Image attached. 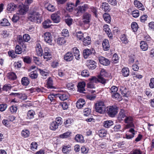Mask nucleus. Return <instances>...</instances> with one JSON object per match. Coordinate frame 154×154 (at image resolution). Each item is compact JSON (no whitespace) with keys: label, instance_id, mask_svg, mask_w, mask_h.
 <instances>
[{"label":"nucleus","instance_id":"69168bd1","mask_svg":"<svg viewBox=\"0 0 154 154\" xmlns=\"http://www.w3.org/2000/svg\"><path fill=\"white\" fill-rule=\"evenodd\" d=\"M118 88L115 86H113L110 89V92L111 93L113 94L116 92L118 91Z\"/></svg>","mask_w":154,"mask_h":154},{"label":"nucleus","instance_id":"13d9d810","mask_svg":"<svg viewBox=\"0 0 154 154\" xmlns=\"http://www.w3.org/2000/svg\"><path fill=\"white\" fill-rule=\"evenodd\" d=\"M91 109L89 108L85 109L83 111L84 115L85 116H88L91 113Z\"/></svg>","mask_w":154,"mask_h":154},{"label":"nucleus","instance_id":"9b49d317","mask_svg":"<svg viewBox=\"0 0 154 154\" xmlns=\"http://www.w3.org/2000/svg\"><path fill=\"white\" fill-rule=\"evenodd\" d=\"M88 8V5L85 4L82 6H78L76 8V10L77 11V13H82L86 11Z\"/></svg>","mask_w":154,"mask_h":154},{"label":"nucleus","instance_id":"c03bdc74","mask_svg":"<svg viewBox=\"0 0 154 154\" xmlns=\"http://www.w3.org/2000/svg\"><path fill=\"white\" fill-rule=\"evenodd\" d=\"M113 124V122L112 121H106L104 122L103 126L105 127L108 128Z\"/></svg>","mask_w":154,"mask_h":154},{"label":"nucleus","instance_id":"f3484780","mask_svg":"<svg viewBox=\"0 0 154 154\" xmlns=\"http://www.w3.org/2000/svg\"><path fill=\"white\" fill-rule=\"evenodd\" d=\"M82 41L83 45L85 46L89 45L91 43V38L89 36L84 37Z\"/></svg>","mask_w":154,"mask_h":154},{"label":"nucleus","instance_id":"7c9ffc66","mask_svg":"<svg viewBox=\"0 0 154 154\" xmlns=\"http://www.w3.org/2000/svg\"><path fill=\"white\" fill-rule=\"evenodd\" d=\"M103 17L105 21L108 23H109L111 22V17L110 15L107 13H104Z\"/></svg>","mask_w":154,"mask_h":154},{"label":"nucleus","instance_id":"79ce46f5","mask_svg":"<svg viewBox=\"0 0 154 154\" xmlns=\"http://www.w3.org/2000/svg\"><path fill=\"white\" fill-rule=\"evenodd\" d=\"M71 132H67L60 135V137L62 138H67L71 136Z\"/></svg>","mask_w":154,"mask_h":154},{"label":"nucleus","instance_id":"ddd939ff","mask_svg":"<svg viewBox=\"0 0 154 154\" xmlns=\"http://www.w3.org/2000/svg\"><path fill=\"white\" fill-rule=\"evenodd\" d=\"M51 17L53 21L55 23H57L60 21V14L58 12L52 14Z\"/></svg>","mask_w":154,"mask_h":154},{"label":"nucleus","instance_id":"cd10ccee","mask_svg":"<svg viewBox=\"0 0 154 154\" xmlns=\"http://www.w3.org/2000/svg\"><path fill=\"white\" fill-rule=\"evenodd\" d=\"M106 108L105 105L104 106L99 107L98 108L95 109L96 112L100 113V114H103L106 112Z\"/></svg>","mask_w":154,"mask_h":154},{"label":"nucleus","instance_id":"2eb2a0df","mask_svg":"<svg viewBox=\"0 0 154 154\" xmlns=\"http://www.w3.org/2000/svg\"><path fill=\"white\" fill-rule=\"evenodd\" d=\"M35 48L38 55L40 56H42V55L43 51L41 45L39 43L36 44Z\"/></svg>","mask_w":154,"mask_h":154},{"label":"nucleus","instance_id":"0e129e2a","mask_svg":"<svg viewBox=\"0 0 154 154\" xmlns=\"http://www.w3.org/2000/svg\"><path fill=\"white\" fill-rule=\"evenodd\" d=\"M132 14L133 17L137 18L139 16L140 13L138 10H135L132 12Z\"/></svg>","mask_w":154,"mask_h":154},{"label":"nucleus","instance_id":"20e7f679","mask_svg":"<svg viewBox=\"0 0 154 154\" xmlns=\"http://www.w3.org/2000/svg\"><path fill=\"white\" fill-rule=\"evenodd\" d=\"M118 109L115 106H109L106 108V112L109 116L114 117L118 112Z\"/></svg>","mask_w":154,"mask_h":154},{"label":"nucleus","instance_id":"f704fd0d","mask_svg":"<svg viewBox=\"0 0 154 154\" xmlns=\"http://www.w3.org/2000/svg\"><path fill=\"white\" fill-rule=\"evenodd\" d=\"M58 126L56 122L53 121L51 123L49 128L50 129L54 131L58 128Z\"/></svg>","mask_w":154,"mask_h":154},{"label":"nucleus","instance_id":"f03ea898","mask_svg":"<svg viewBox=\"0 0 154 154\" xmlns=\"http://www.w3.org/2000/svg\"><path fill=\"white\" fill-rule=\"evenodd\" d=\"M30 39V37L29 35L27 34H24L23 37L21 35H19L18 36L17 40L19 44L22 45L24 49L23 51L22 52L23 53H25L26 51V46L24 45L25 42H28Z\"/></svg>","mask_w":154,"mask_h":154},{"label":"nucleus","instance_id":"bb28decb","mask_svg":"<svg viewBox=\"0 0 154 154\" xmlns=\"http://www.w3.org/2000/svg\"><path fill=\"white\" fill-rule=\"evenodd\" d=\"M101 7L102 9L105 12H108L110 10V6L106 2H103L102 3Z\"/></svg>","mask_w":154,"mask_h":154},{"label":"nucleus","instance_id":"4c0bfd02","mask_svg":"<svg viewBox=\"0 0 154 154\" xmlns=\"http://www.w3.org/2000/svg\"><path fill=\"white\" fill-rule=\"evenodd\" d=\"M51 23V22L50 20H48L45 21L42 23L43 28L45 29L49 28L51 26L50 24Z\"/></svg>","mask_w":154,"mask_h":154},{"label":"nucleus","instance_id":"a211bd4d","mask_svg":"<svg viewBox=\"0 0 154 154\" xmlns=\"http://www.w3.org/2000/svg\"><path fill=\"white\" fill-rule=\"evenodd\" d=\"M85 101L83 99H79L76 102V107L79 109L85 106Z\"/></svg>","mask_w":154,"mask_h":154},{"label":"nucleus","instance_id":"423d86ee","mask_svg":"<svg viewBox=\"0 0 154 154\" xmlns=\"http://www.w3.org/2000/svg\"><path fill=\"white\" fill-rule=\"evenodd\" d=\"M89 80L92 83L100 82L104 85L106 84V80L105 79L101 76H98V78L95 76H93L89 78Z\"/></svg>","mask_w":154,"mask_h":154},{"label":"nucleus","instance_id":"0eeeda50","mask_svg":"<svg viewBox=\"0 0 154 154\" xmlns=\"http://www.w3.org/2000/svg\"><path fill=\"white\" fill-rule=\"evenodd\" d=\"M91 18V14L87 12L85 13L82 16L83 22L85 24H89Z\"/></svg>","mask_w":154,"mask_h":154},{"label":"nucleus","instance_id":"dca6fc26","mask_svg":"<svg viewBox=\"0 0 154 154\" xmlns=\"http://www.w3.org/2000/svg\"><path fill=\"white\" fill-rule=\"evenodd\" d=\"M46 87L48 89H55L56 88L54 86L53 81L51 77L48 79Z\"/></svg>","mask_w":154,"mask_h":154},{"label":"nucleus","instance_id":"9d476101","mask_svg":"<svg viewBox=\"0 0 154 154\" xmlns=\"http://www.w3.org/2000/svg\"><path fill=\"white\" fill-rule=\"evenodd\" d=\"M95 53L94 49L91 48L90 49H86L83 51V54L84 57L87 58L88 57L91 55L94 54Z\"/></svg>","mask_w":154,"mask_h":154},{"label":"nucleus","instance_id":"bf43d9fd","mask_svg":"<svg viewBox=\"0 0 154 154\" xmlns=\"http://www.w3.org/2000/svg\"><path fill=\"white\" fill-rule=\"evenodd\" d=\"M112 97L113 98H115L119 100H121V98L120 97V94L116 92L112 94Z\"/></svg>","mask_w":154,"mask_h":154},{"label":"nucleus","instance_id":"72a5a7b5","mask_svg":"<svg viewBox=\"0 0 154 154\" xmlns=\"http://www.w3.org/2000/svg\"><path fill=\"white\" fill-rule=\"evenodd\" d=\"M38 70L40 72V74L42 75V78L45 79L47 78L49 73V71L46 70L47 72L44 71L43 70H42L41 69H38Z\"/></svg>","mask_w":154,"mask_h":154},{"label":"nucleus","instance_id":"052dcab7","mask_svg":"<svg viewBox=\"0 0 154 154\" xmlns=\"http://www.w3.org/2000/svg\"><path fill=\"white\" fill-rule=\"evenodd\" d=\"M112 61L114 63H117L119 62L118 56L116 54H115L112 58Z\"/></svg>","mask_w":154,"mask_h":154},{"label":"nucleus","instance_id":"c85d7f7f","mask_svg":"<svg viewBox=\"0 0 154 154\" xmlns=\"http://www.w3.org/2000/svg\"><path fill=\"white\" fill-rule=\"evenodd\" d=\"M75 138V140L78 142L83 143L85 141L83 136L81 134L76 135Z\"/></svg>","mask_w":154,"mask_h":154},{"label":"nucleus","instance_id":"5fc2aeb1","mask_svg":"<svg viewBox=\"0 0 154 154\" xmlns=\"http://www.w3.org/2000/svg\"><path fill=\"white\" fill-rule=\"evenodd\" d=\"M75 5L73 3H69L67 5L66 9L69 11H72Z\"/></svg>","mask_w":154,"mask_h":154},{"label":"nucleus","instance_id":"6e6552de","mask_svg":"<svg viewBox=\"0 0 154 154\" xmlns=\"http://www.w3.org/2000/svg\"><path fill=\"white\" fill-rule=\"evenodd\" d=\"M125 122V123L129 124H127L125 127V129H127L130 128L134 127V125L133 123V118L131 116H127L124 119Z\"/></svg>","mask_w":154,"mask_h":154},{"label":"nucleus","instance_id":"37998d69","mask_svg":"<svg viewBox=\"0 0 154 154\" xmlns=\"http://www.w3.org/2000/svg\"><path fill=\"white\" fill-rule=\"evenodd\" d=\"M98 134L100 137H106L107 134V131L104 129H101L99 131Z\"/></svg>","mask_w":154,"mask_h":154},{"label":"nucleus","instance_id":"680f3d73","mask_svg":"<svg viewBox=\"0 0 154 154\" xmlns=\"http://www.w3.org/2000/svg\"><path fill=\"white\" fill-rule=\"evenodd\" d=\"M126 116L125 115L124 111L123 109H121L119 114V118H121V119H122L123 118H124L125 117L126 118Z\"/></svg>","mask_w":154,"mask_h":154},{"label":"nucleus","instance_id":"864d4df0","mask_svg":"<svg viewBox=\"0 0 154 154\" xmlns=\"http://www.w3.org/2000/svg\"><path fill=\"white\" fill-rule=\"evenodd\" d=\"M0 23L2 26H9L10 25L8 20L6 19H3Z\"/></svg>","mask_w":154,"mask_h":154},{"label":"nucleus","instance_id":"2f4dec72","mask_svg":"<svg viewBox=\"0 0 154 154\" xmlns=\"http://www.w3.org/2000/svg\"><path fill=\"white\" fill-rule=\"evenodd\" d=\"M76 37L78 40H82L85 36L81 31H79L76 33Z\"/></svg>","mask_w":154,"mask_h":154},{"label":"nucleus","instance_id":"4468645a","mask_svg":"<svg viewBox=\"0 0 154 154\" xmlns=\"http://www.w3.org/2000/svg\"><path fill=\"white\" fill-rule=\"evenodd\" d=\"M85 83L84 82H79L77 85L78 91L80 93H84V92L85 91Z\"/></svg>","mask_w":154,"mask_h":154},{"label":"nucleus","instance_id":"c9c22d12","mask_svg":"<svg viewBox=\"0 0 154 154\" xmlns=\"http://www.w3.org/2000/svg\"><path fill=\"white\" fill-rule=\"evenodd\" d=\"M7 76L9 79L12 80H15L17 78L16 74L12 72H10L8 73Z\"/></svg>","mask_w":154,"mask_h":154},{"label":"nucleus","instance_id":"6e6d98bb","mask_svg":"<svg viewBox=\"0 0 154 154\" xmlns=\"http://www.w3.org/2000/svg\"><path fill=\"white\" fill-rule=\"evenodd\" d=\"M17 97L23 100H26L27 98L26 95L25 94L22 93H18Z\"/></svg>","mask_w":154,"mask_h":154},{"label":"nucleus","instance_id":"39448f33","mask_svg":"<svg viewBox=\"0 0 154 154\" xmlns=\"http://www.w3.org/2000/svg\"><path fill=\"white\" fill-rule=\"evenodd\" d=\"M18 9L17 14L20 15L26 14L28 10V8L27 6L22 4L19 5Z\"/></svg>","mask_w":154,"mask_h":154},{"label":"nucleus","instance_id":"09e8293b","mask_svg":"<svg viewBox=\"0 0 154 154\" xmlns=\"http://www.w3.org/2000/svg\"><path fill=\"white\" fill-rule=\"evenodd\" d=\"M104 106H105V104L103 101H97L95 104V109Z\"/></svg>","mask_w":154,"mask_h":154},{"label":"nucleus","instance_id":"e433bc0d","mask_svg":"<svg viewBox=\"0 0 154 154\" xmlns=\"http://www.w3.org/2000/svg\"><path fill=\"white\" fill-rule=\"evenodd\" d=\"M65 43L66 40L63 37H59L57 40V43L60 45H63Z\"/></svg>","mask_w":154,"mask_h":154},{"label":"nucleus","instance_id":"473e14b6","mask_svg":"<svg viewBox=\"0 0 154 154\" xmlns=\"http://www.w3.org/2000/svg\"><path fill=\"white\" fill-rule=\"evenodd\" d=\"M35 115V112L33 110H29L28 112L27 118L29 119H32L34 118Z\"/></svg>","mask_w":154,"mask_h":154},{"label":"nucleus","instance_id":"58836bf2","mask_svg":"<svg viewBox=\"0 0 154 154\" xmlns=\"http://www.w3.org/2000/svg\"><path fill=\"white\" fill-rule=\"evenodd\" d=\"M29 76L32 79H36L38 76V74L36 71L31 72L29 74Z\"/></svg>","mask_w":154,"mask_h":154},{"label":"nucleus","instance_id":"603ef678","mask_svg":"<svg viewBox=\"0 0 154 154\" xmlns=\"http://www.w3.org/2000/svg\"><path fill=\"white\" fill-rule=\"evenodd\" d=\"M22 52L21 47L19 45H16L15 48V52L16 54H20Z\"/></svg>","mask_w":154,"mask_h":154},{"label":"nucleus","instance_id":"7ed1b4c3","mask_svg":"<svg viewBox=\"0 0 154 154\" xmlns=\"http://www.w3.org/2000/svg\"><path fill=\"white\" fill-rule=\"evenodd\" d=\"M29 19L31 21L36 23H40L42 20L41 15L37 12L30 13L29 16Z\"/></svg>","mask_w":154,"mask_h":154},{"label":"nucleus","instance_id":"b1692460","mask_svg":"<svg viewBox=\"0 0 154 154\" xmlns=\"http://www.w3.org/2000/svg\"><path fill=\"white\" fill-rule=\"evenodd\" d=\"M73 120L71 118H69L65 120L63 123V124L66 127H68L70 126L73 123Z\"/></svg>","mask_w":154,"mask_h":154},{"label":"nucleus","instance_id":"aec40b11","mask_svg":"<svg viewBox=\"0 0 154 154\" xmlns=\"http://www.w3.org/2000/svg\"><path fill=\"white\" fill-rule=\"evenodd\" d=\"M134 4L135 6L138 8L139 10L144 11L145 8L142 4L137 0H135L134 1Z\"/></svg>","mask_w":154,"mask_h":154},{"label":"nucleus","instance_id":"c756f323","mask_svg":"<svg viewBox=\"0 0 154 154\" xmlns=\"http://www.w3.org/2000/svg\"><path fill=\"white\" fill-rule=\"evenodd\" d=\"M21 83L23 86H27L29 83V79L27 77H23L21 80Z\"/></svg>","mask_w":154,"mask_h":154},{"label":"nucleus","instance_id":"f8f14e48","mask_svg":"<svg viewBox=\"0 0 154 154\" xmlns=\"http://www.w3.org/2000/svg\"><path fill=\"white\" fill-rule=\"evenodd\" d=\"M98 60L100 63L103 65L107 66L110 64V61L104 57L101 56L99 57Z\"/></svg>","mask_w":154,"mask_h":154},{"label":"nucleus","instance_id":"412c9836","mask_svg":"<svg viewBox=\"0 0 154 154\" xmlns=\"http://www.w3.org/2000/svg\"><path fill=\"white\" fill-rule=\"evenodd\" d=\"M17 6L16 5L13 3H11L8 5L7 8V10L10 12H11L14 11L17 8Z\"/></svg>","mask_w":154,"mask_h":154},{"label":"nucleus","instance_id":"393cba45","mask_svg":"<svg viewBox=\"0 0 154 154\" xmlns=\"http://www.w3.org/2000/svg\"><path fill=\"white\" fill-rule=\"evenodd\" d=\"M140 48L143 51H146L148 49V45L144 41H141L140 42Z\"/></svg>","mask_w":154,"mask_h":154},{"label":"nucleus","instance_id":"338daca9","mask_svg":"<svg viewBox=\"0 0 154 154\" xmlns=\"http://www.w3.org/2000/svg\"><path fill=\"white\" fill-rule=\"evenodd\" d=\"M73 20L70 18H67L65 19V22L69 26H70L72 24Z\"/></svg>","mask_w":154,"mask_h":154},{"label":"nucleus","instance_id":"ea45409f","mask_svg":"<svg viewBox=\"0 0 154 154\" xmlns=\"http://www.w3.org/2000/svg\"><path fill=\"white\" fill-rule=\"evenodd\" d=\"M119 88L121 92V94L123 96H125L127 92V90L126 88L124 86H120Z\"/></svg>","mask_w":154,"mask_h":154},{"label":"nucleus","instance_id":"8fccbe9b","mask_svg":"<svg viewBox=\"0 0 154 154\" xmlns=\"http://www.w3.org/2000/svg\"><path fill=\"white\" fill-rule=\"evenodd\" d=\"M121 39L122 43L125 44H127L129 42L126 35L125 34L122 35Z\"/></svg>","mask_w":154,"mask_h":154},{"label":"nucleus","instance_id":"49530a36","mask_svg":"<svg viewBox=\"0 0 154 154\" xmlns=\"http://www.w3.org/2000/svg\"><path fill=\"white\" fill-rule=\"evenodd\" d=\"M57 97H59L60 99L61 100H64L67 99L68 96L66 94L63 93L62 94H59L57 95Z\"/></svg>","mask_w":154,"mask_h":154},{"label":"nucleus","instance_id":"5701e85b","mask_svg":"<svg viewBox=\"0 0 154 154\" xmlns=\"http://www.w3.org/2000/svg\"><path fill=\"white\" fill-rule=\"evenodd\" d=\"M128 131L129 132L131 133L132 134L131 135H125L126 138L127 139H131L133 138L134 137V135L136 133H137L136 131H135L134 130L133 128H130L129 130Z\"/></svg>","mask_w":154,"mask_h":154},{"label":"nucleus","instance_id":"a18cd8bd","mask_svg":"<svg viewBox=\"0 0 154 154\" xmlns=\"http://www.w3.org/2000/svg\"><path fill=\"white\" fill-rule=\"evenodd\" d=\"M61 34L64 38L68 37L69 35L68 31L66 29H64L62 30Z\"/></svg>","mask_w":154,"mask_h":154},{"label":"nucleus","instance_id":"774afa93","mask_svg":"<svg viewBox=\"0 0 154 154\" xmlns=\"http://www.w3.org/2000/svg\"><path fill=\"white\" fill-rule=\"evenodd\" d=\"M11 88V86L9 84L5 85L2 88L3 91H7L8 90H10Z\"/></svg>","mask_w":154,"mask_h":154},{"label":"nucleus","instance_id":"4d7b16f0","mask_svg":"<svg viewBox=\"0 0 154 154\" xmlns=\"http://www.w3.org/2000/svg\"><path fill=\"white\" fill-rule=\"evenodd\" d=\"M29 132L28 130H23L21 133L22 136L24 137H28L29 134Z\"/></svg>","mask_w":154,"mask_h":154},{"label":"nucleus","instance_id":"1a4fd4ad","mask_svg":"<svg viewBox=\"0 0 154 154\" xmlns=\"http://www.w3.org/2000/svg\"><path fill=\"white\" fill-rule=\"evenodd\" d=\"M43 37L44 41L47 43L51 45L52 41V37L51 33L47 32L44 33Z\"/></svg>","mask_w":154,"mask_h":154},{"label":"nucleus","instance_id":"e2e57ef3","mask_svg":"<svg viewBox=\"0 0 154 154\" xmlns=\"http://www.w3.org/2000/svg\"><path fill=\"white\" fill-rule=\"evenodd\" d=\"M46 8L48 11L51 12L54 11L55 10V7L51 4H49Z\"/></svg>","mask_w":154,"mask_h":154},{"label":"nucleus","instance_id":"de8ad7c7","mask_svg":"<svg viewBox=\"0 0 154 154\" xmlns=\"http://www.w3.org/2000/svg\"><path fill=\"white\" fill-rule=\"evenodd\" d=\"M109 75V74L104 69H102L100 72V75L99 76H101L103 77H106Z\"/></svg>","mask_w":154,"mask_h":154},{"label":"nucleus","instance_id":"3c124183","mask_svg":"<svg viewBox=\"0 0 154 154\" xmlns=\"http://www.w3.org/2000/svg\"><path fill=\"white\" fill-rule=\"evenodd\" d=\"M131 28L134 32L137 31L138 26L137 23L135 22H133L131 24Z\"/></svg>","mask_w":154,"mask_h":154},{"label":"nucleus","instance_id":"a19ab883","mask_svg":"<svg viewBox=\"0 0 154 154\" xmlns=\"http://www.w3.org/2000/svg\"><path fill=\"white\" fill-rule=\"evenodd\" d=\"M52 57V55L50 52H46L44 54V58L47 60H50Z\"/></svg>","mask_w":154,"mask_h":154},{"label":"nucleus","instance_id":"6ab92c4d","mask_svg":"<svg viewBox=\"0 0 154 154\" xmlns=\"http://www.w3.org/2000/svg\"><path fill=\"white\" fill-rule=\"evenodd\" d=\"M103 49L105 51L108 50L109 48V45L108 40L104 39L102 43Z\"/></svg>","mask_w":154,"mask_h":154},{"label":"nucleus","instance_id":"f257e3e1","mask_svg":"<svg viewBox=\"0 0 154 154\" xmlns=\"http://www.w3.org/2000/svg\"><path fill=\"white\" fill-rule=\"evenodd\" d=\"M76 59L79 60L80 59V54L79 51L76 47L73 48L71 51L68 52L64 55V59L66 61L69 62L73 60L74 59V56Z\"/></svg>","mask_w":154,"mask_h":154},{"label":"nucleus","instance_id":"a878e982","mask_svg":"<svg viewBox=\"0 0 154 154\" xmlns=\"http://www.w3.org/2000/svg\"><path fill=\"white\" fill-rule=\"evenodd\" d=\"M122 75L124 77H127L129 74V71L128 68L127 67L123 68L121 71Z\"/></svg>","mask_w":154,"mask_h":154},{"label":"nucleus","instance_id":"4be33fe9","mask_svg":"<svg viewBox=\"0 0 154 154\" xmlns=\"http://www.w3.org/2000/svg\"><path fill=\"white\" fill-rule=\"evenodd\" d=\"M71 150V146L70 145H68L63 146L62 151L64 153H69Z\"/></svg>","mask_w":154,"mask_h":154}]
</instances>
